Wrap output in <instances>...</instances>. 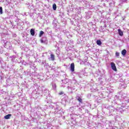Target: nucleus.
<instances>
[{"mask_svg": "<svg viewBox=\"0 0 129 129\" xmlns=\"http://www.w3.org/2000/svg\"><path fill=\"white\" fill-rule=\"evenodd\" d=\"M112 5H114V2H112L110 3H109V6H110L111 7L112 6Z\"/></svg>", "mask_w": 129, "mask_h": 129, "instance_id": "nucleus-32", "label": "nucleus"}, {"mask_svg": "<svg viewBox=\"0 0 129 129\" xmlns=\"http://www.w3.org/2000/svg\"><path fill=\"white\" fill-rule=\"evenodd\" d=\"M11 58L12 59V61H14L16 58H17V55H13L11 56Z\"/></svg>", "mask_w": 129, "mask_h": 129, "instance_id": "nucleus-25", "label": "nucleus"}, {"mask_svg": "<svg viewBox=\"0 0 129 129\" xmlns=\"http://www.w3.org/2000/svg\"><path fill=\"white\" fill-rule=\"evenodd\" d=\"M32 67H33L32 69H34V70H35V71L38 70V69H37V68H36V66H35V64H33Z\"/></svg>", "mask_w": 129, "mask_h": 129, "instance_id": "nucleus-27", "label": "nucleus"}, {"mask_svg": "<svg viewBox=\"0 0 129 129\" xmlns=\"http://www.w3.org/2000/svg\"><path fill=\"white\" fill-rule=\"evenodd\" d=\"M14 52L15 53V54H17V51L14 50Z\"/></svg>", "mask_w": 129, "mask_h": 129, "instance_id": "nucleus-38", "label": "nucleus"}, {"mask_svg": "<svg viewBox=\"0 0 129 129\" xmlns=\"http://www.w3.org/2000/svg\"><path fill=\"white\" fill-rule=\"evenodd\" d=\"M124 19L123 18V21H124Z\"/></svg>", "mask_w": 129, "mask_h": 129, "instance_id": "nucleus-46", "label": "nucleus"}, {"mask_svg": "<svg viewBox=\"0 0 129 129\" xmlns=\"http://www.w3.org/2000/svg\"><path fill=\"white\" fill-rule=\"evenodd\" d=\"M63 94H64V92H60L59 93V95H63Z\"/></svg>", "mask_w": 129, "mask_h": 129, "instance_id": "nucleus-35", "label": "nucleus"}, {"mask_svg": "<svg viewBox=\"0 0 129 129\" xmlns=\"http://www.w3.org/2000/svg\"><path fill=\"white\" fill-rule=\"evenodd\" d=\"M48 59L50 61H54V60H55V55L51 53L50 54V57H49Z\"/></svg>", "mask_w": 129, "mask_h": 129, "instance_id": "nucleus-11", "label": "nucleus"}, {"mask_svg": "<svg viewBox=\"0 0 129 129\" xmlns=\"http://www.w3.org/2000/svg\"><path fill=\"white\" fill-rule=\"evenodd\" d=\"M115 56L117 57V58H119V52H116V53H115Z\"/></svg>", "mask_w": 129, "mask_h": 129, "instance_id": "nucleus-26", "label": "nucleus"}, {"mask_svg": "<svg viewBox=\"0 0 129 129\" xmlns=\"http://www.w3.org/2000/svg\"><path fill=\"white\" fill-rule=\"evenodd\" d=\"M49 108L51 109H53V108H55V106H53L52 105H49Z\"/></svg>", "mask_w": 129, "mask_h": 129, "instance_id": "nucleus-30", "label": "nucleus"}, {"mask_svg": "<svg viewBox=\"0 0 129 129\" xmlns=\"http://www.w3.org/2000/svg\"><path fill=\"white\" fill-rule=\"evenodd\" d=\"M111 64V68L113 70V71H117L116 70V66H115V63L114 62H112L110 63Z\"/></svg>", "mask_w": 129, "mask_h": 129, "instance_id": "nucleus-6", "label": "nucleus"}, {"mask_svg": "<svg viewBox=\"0 0 129 129\" xmlns=\"http://www.w3.org/2000/svg\"><path fill=\"white\" fill-rule=\"evenodd\" d=\"M70 68H71V71L72 72H74L75 71V65L74 64V63H72L71 64V67H70Z\"/></svg>", "mask_w": 129, "mask_h": 129, "instance_id": "nucleus-8", "label": "nucleus"}, {"mask_svg": "<svg viewBox=\"0 0 129 129\" xmlns=\"http://www.w3.org/2000/svg\"><path fill=\"white\" fill-rule=\"evenodd\" d=\"M123 100L124 101H125V103H129V98L126 97V96H124L123 97Z\"/></svg>", "mask_w": 129, "mask_h": 129, "instance_id": "nucleus-13", "label": "nucleus"}, {"mask_svg": "<svg viewBox=\"0 0 129 129\" xmlns=\"http://www.w3.org/2000/svg\"><path fill=\"white\" fill-rule=\"evenodd\" d=\"M99 72L101 73L100 76L101 77H104V75H105V71L102 70V71H99Z\"/></svg>", "mask_w": 129, "mask_h": 129, "instance_id": "nucleus-14", "label": "nucleus"}, {"mask_svg": "<svg viewBox=\"0 0 129 129\" xmlns=\"http://www.w3.org/2000/svg\"><path fill=\"white\" fill-rule=\"evenodd\" d=\"M2 43H4V47L5 48H6V49H8L9 50H12V49H13V46H12L11 42L9 41H6L3 40H2Z\"/></svg>", "mask_w": 129, "mask_h": 129, "instance_id": "nucleus-1", "label": "nucleus"}, {"mask_svg": "<svg viewBox=\"0 0 129 129\" xmlns=\"http://www.w3.org/2000/svg\"><path fill=\"white\" fill-rule=\"evenodd\" d=\"M105 4H104L103 6H105Z\"/></svg>", "mask_w": 129, "mask_h": 129, "instance_id": "nucleus-45", "label": "nucleus"}, {"mask_svg": "<svg viewBox=\"0 0 129 129\" xmlns=\"http://www.w3.org/2000/svg\"><path fill=\"white\" fill-rule=\"evenodd\" d=\"M0 14L1 15L3 14V7H0Z\"/></svg>", "mask_w": 129, "mask_h": 129, "instance_id": "nucleus-31", "label": "nucleus"}, {"mask_svg": "<svg viewBox=\"0 0 129 129\" xmlns=\"http://www.w3.org/2000/svg\"><path fill=\"white\" fill-rule=\"evenodd\" d=\"M64 87H67V88L69 90L70 89H71V90H72L73 89L72 86H71V82H67L66 83H65Z\"/></svg>", "mask_w": 129, "mask_h": 129, "instance_id": "nucleus-3", "label": "nucleus"}, {"mask_svg": "<svg viewBox=\"0 0 129 129\" xmlns=\"http://www.w3.org/2000/svg\"><path fill=\"white\" fill-rule=\"evenodd\" d=\"M97 45H98V46H101V45L102 44V42H101V40H97L96 41Z\"/></svg>", "mask_w": 129, "mask_h": 129, "instance_id": "nucleus-21", "label": "nucleus"}, {"mask_svg": "<svg viewBox=\"0 0 129 129\" xmlns=\"http://www.w3.org/2000/svg\"><path fill=\"white\" fill-rule=\"evenodd\" d=\"M43 95L45 96H48V95H49V91H48L47 90H44L43 92Z\"/></svg>", "mask_w": 129, "mask_h": 129, "instance_id": "nucleus-18", "label": "nucleus"}, {"mask_svg": "<svg viewBox=\"0 0 129 129\" xmlns=\"http://www.w3.org/2000/svg\"><path fill=\"white\" fill-rule=\"evenodd\" d=\"M112 121H108V125H109V128L110 129H113V124L112 123Z\"/></svg>", "mask_w": 129, "mask_h": 129, "instance_id": "nucleus-12", "label": "nucleus"}, {"mask_svg": "<svg viewBox=\"0 0 129 129\" xmlns=\"http://www.w3.org/2000/svg\"><path fill=\"white\" fill-rule=\"evenodd\" d=\"M6 2L7 3V6H8V5H10L11 3V0H6Z\"/></svg>", "mask_w": 129, "mask_h": 129, "instance_id": "nucleus-29", "label": "nucleus"}, {"mask_svg": "<svg viewBox=\"0 0 129 129\" xmlns=\"http://www.w3.org/2000/svg\"><path fill=\"white\" fill-rule=\"evenodd\" d=\"M49 34H52V31H49Z\"/></svg>", "mask_w": 129, "mask_h": 129, "instance_id": "nucleus-40", "label": "nucleus"}, {"mask_svg": "<svg viewBox=\"0 0 129 129\" xmlns=\"http://www.w3.org/2000/svg\"><path fill=\"white\" fill-rule=\"evenodd\" d=\"M108 109H109L110 113H112L114 111V108L111 106H109Z\"/></svg>", "mask_w": 129, "mask_h": 129, "instance_id": "nucleus-10", "label": "nucleus"}, {"mask_svg": "<svg viewBox=\"0 0 129 129\" xmlns=\"http://www.w3.org/2000/svg\"><path fill=\"white\" fill-rule=\"evenodd\" d=\"M52 87L53 89H56V87H57V86L56 85V84L55 83H52Z\"/></svg>", "mask_w": 129, "mask_h": 129, "instance_id": "nucleus-23", "label": "nucleus"}, {"mask_svg": "<svg viewBox=\"0 0 129 129\" xmlns=\"http://www.w3.org/2000/svg\"><path fill=\"white\" fill-rule=\"evenodd\" d=\"M68 43L70 44V45H73V40H69Z\"/></svg>", "mask_w": 129, "mask_h": 129, "instance_id": "nucleus-28", "label": "nucleus"}, {"mask_svg": "<svg viewBox=\"0 0 129 129\" xmlns=\"http://www.w3.org/2000/svg\"><path fill=\"white\" fill-rule=\"evenodd\" d=\"M96 91V90H94V91H93V92H95Z\"/></svg>", "mask_w": 129, "mask_h": 129, "instance_id": "nucleus-42", "label": "nucleus"}, {"mask_svg": "<svg viewBox=\"0 0 129 129\" xmlns=\"http://www.w3.org/2000/svg\"><path fill=\"white\" fill-rule=\"evenodd\" d=\"M11 116H12V114H8L4 116V118H5V119H10Z\"/></svg>", "mask_w": 129, "mask_h": 129, "instance_id": "nucleus-16", "label": "nucleus"}, {"mask_svg": "<svg viewBox=\"0 0 129 129\" xmlns=\"http://www.w3.org/2000/svg\"><path fill=\"white\" fill-rule=\"evenodd\" d=\"M52 113L54 114V115H56V114H59V115H62L63 113H64V112H63V110L62 109L57 110L56 111H52Z\"/></svg>", "mask_w": 129, "mask_h": 129, "instance_id": "nucleus-2", "label": "nucleus"}, {"mask_svg": "<svg viewBox=\"0 0 129 129\" xmlns=\"http://www.w3.org/2000/svg\"><path fill=\"white\" fill-rule=\"evenodd\" d=\"M40 42L42 44H45L47 43V38L46 37H43L40 39Z\"/></svg>", "mask_w": 129, "mask_h": 129, "instance_id": "nucleus-7", "label": "nucleus"}, {"mask_svg": "<svg viewBox=\"0 0 129 129\" xmlns=\"http://www.w3.org/2000/svg\"><path fill=\"white\" fill-rule=\"evenodd\" d=\"M44 31H40L39 35V37H42V36H43V35H44Z\"/></svg>", "mask_w": 129, "mask_h": 129, "instance_id": "nucleus-24", "label": "nucleus"}, {"mask_svg": "<svg viewBox=\"0 0 129 129\" xmlns=\"http://www.w3.org/2000/svg\"><path fill=\"white\" fill-rule=\"evenodd\" d=\"M118 33L119 36H120L121 37H122V36H123V32H122L121 29H118Z\"/></svg>", "mask_w": 129, "mask_h": 129, "instance_id": "nucleus-15", "label": "nucleus"}, {"mask_svg": "<svg viewBox=\"0 0 129 129\" xmlns=\"http://www.w3.org/2000/svg\"><path fill=\"white\" fill-rule=\"evenodd\" d=\"M12 36L13 38H16V37H17V34L16 33H13Z\"/></svg>", "mask_w": 129, "mask_h": 129, "instance_id": "nucleus-34", "label": "nucleus"}, {"mask_svg": "<svg viewBox=\"0 0 129 129\" xmlns=\"http://www.w3.org/2000/svg\"><path fill=\"white\" fill-rule=\"evenodd\" d=\"M49 66V63H47L46 62H44V67H48Z\"/></svg>", "mask_w": 129, "mask_h": 129, "instance_id": "nucleus-33", "label": "nucleus"}, {"mask_svg": "<svg viewBox=\"0 0 129 129\" xmlns=\"http://www.w3.org/2000/svg\"><path fill=\"white\" fill-rule=\"evenodd\" d=\"M121 54L122 55V56H125V55H126V50L125 49H123L121 51Z\"/></svg>", "mask_w": 129, "mask_h": 129, "instance_id": "nucleus-20", "label": "nucleus"}, {"mask_svg": "<svg viewBox=\"0 0 129 129\" xmlns=\"http://www.w3.org/2000/svg\"><path fill=\"white\" fill-rule=\"evenodd\" d=\"M63 33L66 34L67 38H72V35L70 34V32L68 30H63Z\"/></svg>", "mask_w": 129, "mask_h": 129, "instance_id": "nucleus-5", "label": "nucleus"}, {"mask_svg": "<svg viewBox=\"0 0 129 129\" xmlns=\"http://www.w3.org/2000/svg\"><path fill=\"white\" fill-rule=\"evenodd\" d=\"M106 1V2H108L109 1V0H105Z\"/></svg>", "mask_w": 129, "mask_h": 129, "instance_id": "nucleus-41", "label": "nucleus"}, {"mask_svg": "<svg viewBox=\"0 0 129 129\" xmlns=\"http://www.w3.org/2000/svg\"><path fill=\"white\" fill-rule=\"evenodd\" d=\"M19 25H20V23H18V25L19 26Z\"/></svg>", "mask_w": 129, "mask_h": 129, "instance_id": "nucleus-44", "label": "nucleus"}, {"mask_svg": "<svg viewBox=\"0 0 129 129\" xmlns=\"http://www.w3.org/2000/svg\"><path fill=\"white\" fill-rule=\"evenodd\" d=\"M42 64H44V62H42Z\"/></svg>", "mask_w": 129, "mask_h": 129, "instance_id": "nucleus-47", "label": "nucleus"}, {"mask_svg": "<svg viewBox=\"0 0 129 129\" xmlns=\"http://www.w3.org/2000/svg\"><path fill=\"white\" fill-rule=\"evenodd\" d=\"M52 9L53 11H56V10H57V5H56V4H54L52 5Z\"/></svg>", "mask_w": 129, "mask_h": 129, "instance_id": "nucleus-22", "label": "nucleus"}, {"mask_svg": "<svg viewBox=\"0 0 129 129\" xmlns=\"http://www.w3.org/2000/svg\"><path fill=\"white\" fill-rule=\"evenodd\" d=\"M52 25L54 28L56 29V28H57V26H58V21H57L56 20H53L52 22Z\"/></svg>", "mask_w": 129, "mask_h": 129, "instance_id": "nucleus-9", "label": "nucleus"}, {"mask_svg": "<svg viewBox=\"0 0 129 129\" xmlns=\"http://www.w3.org/2000/svg\"><path fill=\"white\" fill-rule=\"evenodd\" d=\"M87 18H88V19H89V18H90V16H88V15H87Z\"/></svg>", "mask_w": 129, "mask_h": 129, "instance_id": "nucleus-39", "label": "nucleus"}, {"mask_svg": "<svg viewBox=\"0 0 129 129\" xmlns=\"http://www.w3.org/2000/svg\"><path fill=\"white\" fill-rule=\"evenodd\" d=\"M55 48L57 50H59V47H58L57 45H55Z\"/></svg>", "mask_w": 129, "mask_h": 129, "instance_id": "nucleus-36", "label": "nucleus"}, {"mask_svg": "<svg viewBox=\"0 0 129 129\" xmlns=\"http://www.w3.org/2000/svg\"><path fill=\"white\" fill-rule=\"evenodd\" d=\"M60 109H62V108L60 107V106L59 105V104L58 103H54V111L59 110Z\"/></svg>", "mask_w": 129, "mask_h": 129, "instance_id": "nucleus-4", "label": "nucleus"}, {"mask_svg": "<svg viewBox=\"0 0 129 129\" xmlns=\"http://www.w3.org/2000/svg\"><path fill=\"white\" fill-rule=\"evenodd\" d=\"M77 100L80 102V103H82V99L80 98L79 96H77L76 97Z\"/></svg>", "mask_w": 129, "mask_h": 129, "instance_id": "nucleus-17", "label": "nucleus"}, {"mask_svg": "<svg viewBox=\"0 0 129 129\" xmlns=\"http://www.w3.org/2000/svg\"><path fill=\"white\" fill-rule=\"evenodd\" d=\"M10 81L9 79L7 80V81Z\"/></svg>", "mask_w": 129, "mask_h": 129, "instance_id": "nucleus-43", "label": "nucleus"}, {"mask_svg": "<svg viewBox=\"0 0 129 129\" xmlns=\"http://www.w3.org/2000/svg\"><path fill=\"white\" fill-rule=\"evenodd\" d=\"M30 34H31V36H35V29H31L30 30Z\"/></svg>", "mask_w": 129, "mask_h": 129, "instance_id": "nucleus-19", "label": "nucleus"}, {"mask_svg": "<svg viewBox=\"0 0 129 129\" xmlns=\"http://www.w3.org/2000/svg\"><path fill=\"white\" fill-rule=\"evenodd\" d=\"M123 106H119V107H118V108H120L121 109H122V108H123Z\"/></svg>", "mask_w": 129, "mask_h": 129, "instance_id": "nucleus-37", "label": "nucleus"}]
</instances>
